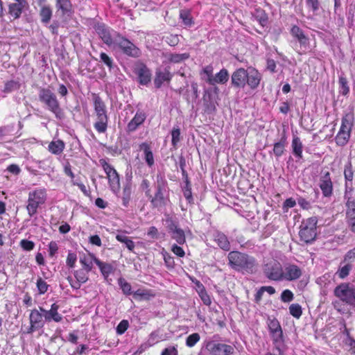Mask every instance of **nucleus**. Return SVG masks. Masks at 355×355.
<instances>
[{
  "label": "nucleus",
  "instance_id": "obj_3",
  "mask_svg": "<svg viewBox=\"0 0 355 355\" xmlns=\"http://www.w3.org/2000/svg\"><path fill=\"white\" fill-rule=\"evenodd\" d=\"M167 184V181L162 175H157L155 195L148 197L153 208H159L166 205V198L164 194L166 192Z\"/></svg>",
  "mask_w": 355,
  "mask_h": 355
},
{
  "label": "nucleus",
  "instance_id": "obj_12",
  "mask_svg": "<svg viewBox=\"0 0 355 355\" xmlns=\"http://www.w3.org/2000/svg\"><path fill=\"white\" fill-rule=\"evenodd\" d=\"M103 168L107 175L111 190L117 193L120 189L119 175L116 171L108 163L103 160Z\"/></svg>",
  "mask_w": 355,
  "mask_h": 355
},
{
  "label": "nucleus",
  "instance_id": "obj_5",
  "mask_svg": "<svg viewBox=\"0 0 355 355\" xmlns=\"http://www.w3.org/2000/svg\"><path fill=\"white\" fill-rule=\"evenodd\" d=\"M353 121L354 116L352 113H347L342 118L340 128L335 138L337 145L343 146L348 142L353 125Z\"/></svg>",
  "mask_w": 355,
  "mask_h": 355
},
{
  "label": "nucleus",
  "instance_id": "obj_13",
  "mask_svg": "<svg viewBox=\"0 0 355 355\" xmlns=\"http://www.w3.org/2000/svg\"><path fill=\"white\" fill-rule=\"evenodd\" d=\"M30 327L27 330V334H32L34 331L42 329L44 326L45 320L43 315L39 309H34L31 311L29 315Z\"/></svg>",
  "mask_w": 355,
  "mask_h": 355
},
{
  "label": "nucleus",
  "instance_id": "obj_14",
  "mask_svg": "<svg viewBox=\"0 0 355 355\" xmlns=\"http://www.w3.org/2000/svg\"><path fill=\"white\" fill-rule=\"evenodd\" d=\"M319 187L324 197L329 198L333 194V182L329 171L322 172L320 177Z\"/></svg>",
  "mask_w": 355,
  "mask_h": 355
},
{
  "label": "nucleus",
  "instance_id": "obj_58",
  "mask_svg": "<svg viewBox=\"0 0 355 355\" xmlns=\"http://www.w3.org/2000/svg\"><path fill=\"white\" fill-rule=\"evenodd\" d=\"M291 35L297 40L304 36L303 31L297 26H293L291 30Z\"/></svg>",
  "mask_w": 355,
  "mask_h": 355
},
{
  "label": "nucleus",
  "instance_id": "obj_20",
  "mask_svg": "<svg viewBox=\"0 0 355 355\" xmlns=\"http://www.w3.org/2000/svg\"><path fill=\"white\" fill-rule=\"evenodd\" d=\"M146 116L143 112H137L133 119L128 124V130L135 131L141 124L144 123Z\"/></svg>",
  "mask_w": 355,
  "mask_h": 355
},
{
  "label": "nucleus",
  "instance_id": "obj_9",
  "mask_svg": "<svg viewBox=\"0 0 355 355\" xmlns=\"http://www.w3.org/2000/svg\"><path fill=\"white\" fill-rule=\"evenodd\" d=\"M334 295L341 301L355 306V287L350 286L349 284H341L334 289Z\"/></svg>",
  "mask_w": 355,
  "mask_h": 355
},
{
  "label": "nucleus",
  "instance_id": "obj_42",
  "mask_svg": "<svg viewBox=\"0 0 355 355\" xmlns=\"http://www.w3.org/2000/svg\"><path fill=\"white\" fill-rule=\"evenodd\" d=\"M20 84L19 82L15 80H10L6 83L3 92L6 93H10L18 90Z\"/></svg>",
  "mask_w": 355,
  "mask_h": 355
},
{
  "label": "nucleus",
  "instance_id": "obj_56",
  "mask_svg": "<svg viewBox=\"0 0 355 355\" xmlns=\"http://www.w3.org/2000/svg\"><path fill=\"white\" fill-rule=\"evenodd\" d=\"M293 293L290 290H284L281 295V300L284 302H290L293 300Z\"/></svg>",
  "mask_w": 355,
  "mask_h": 355
},
{
  "label": "nucleus",
  "instance_id": "obj_29",
  "mask_svg": "<svg viewBox=\"0 0 355 355\" xmlns=\"http://www.w3.org/2000/svg\"><path fill=\"white\" fill-rule=\"evenodd\" d=\"M291 146L294 155L298 159H302L303 145L298 137L295 136L293 138Z\"/></svg>",
  "mask_w": 355,
  "mask_h": 355
},
{
  "label": "nucleus",
  "instance_id": "obj_50",
  "mask_svg": "<svg viewBox=\"0 0 355 355\" xmlns=\"http://www.w3.org/2000/svg\"><path fill=\"white\" fill-rule=\"evenodd\" d=\"M200 335L198 333H193L187 338L186 345L192 347L200 340Z\"/></svg>",
  "mask_w": 355,
  "mask_h": 355
},
{
  "label": "nucleus",
  "instance_id": "obj_45",
  "mask_svg": "<svg viewBox=\"0 0 355 355\" xmlns=\"http://www.w3.org/2000/svg\"><path fill=\"white\" fill-rule=\"evenodd\" d=\"M88 272L85 269H80L74 272V276L79 282L83 284L88 280Z\"/></svg>",
  "mask_w": 355,
  "mask_h": 355
},
{
  "label": "nucleus",
  "instance_id": "obj_28",
  "mask_svg": "<svg viewBox=\"0 0 355 355\" xmlns=\"http://www.w3.org/2000/svg\"><path fill=\"white\" fill-rule=\"evenodd\" d=\"M40 311L43 313L46 322H51L53 320L56 322H59L62 320V317L59 313L53 312L51 310L47 311L42 307H40Z\"/></svg>",
  "mask_w": 355,
  "mask_h": 355
},
{
  "label": "nucleus",
  "instance_id": "obj_63",
  "mask_svg": "<svg viewBox=\"0 0 355 355\" xmlns=\"http://www.w3.org/2000/svg\"><path fill=\"white\" fill-rule=\"evenodd\" d=\"M355 261V248L349 250L344 257V261Z\"/></svg>",
  "mask_w": 355,
  "mask_h": 355
},
{
  "label": "nucleus",
  "instance_id": "obj_44",
  "mask_svg": "<svg viewBox=\"0 0 355 355\" xmlns=\"http://www.w3.org/2000/svg\"><path fill=\"white\" fill-rule=\"evenodd\" d=\"M290 314L296 318H300L302 313V307L299 304H292L289 306Z\"/></svg>",
  "mask_w": 355,
  "mask_h": 355
},
{
  "label": "nucleus",
  "instance_id": "obj_31",
  "mask_svg": "<svg viewBox=\"0 0 355 355\" xmlns=\"http://www.w3.org/2000/svg\"><path fill=\"white\" fill-rule=\"evenodd\" d=\"M26 5L19 4L17 3H10L8 8V13L15 19H18L23 9Z\"/></svg>",
  "mask_w": 355,
  "mask_h": 355
},
{
  "label": "nucleus",
  "instance_id": "obj_17",
  "mask_svg": "<svg viewBox=\"0 0 355 355\" xmlns=\"http://www.w3.org/2000/svg\"><path fill=\"white\" fill-rule=\"evenodd\" d=\"M268 325L274 342H282L283 333L279 321L275 318L269 319Z\"/></svg>",
  "mask_w": 355,
  "mask_h": 355
},
{
  "label": "nucleus",
  "instance_id": "obj_41",
  "mask_svg": "<svg viewBox=\"0 0 355 355\" xmlns=\"http://www.w3.org/2000/svg\"><path fill=\"white\" fill-rule=\"evenodd\" d=\"M344 177L345 181L352 182L354 178V171L351 161H348L345 165Z\"/></svg>",
  "mask_w": 355,
  "mask_h": 355
},
{
  "label": "nucleus",
  "instance_id": "obj_38",
  "mask_svg": "<svg viewBox=\"0 0 355 355\" xmlns=\"http://www.w3.org/2000/svg\"><path fill=\"white\" fill-rule=\"evenodd\" d=\"M180 17L185 26H191L193 24V18L191 15V12L189 10H181L180 13Z\"/></svg>",
  "mask_w": 355,
  "mask_h": 355
},
{
  "label": "nucleus",
  "instance_id": "obj_32",
  "mask_svg": "<svg viewBox=\"0 0 355 355\" xmlns=\"http://www.w3.org/2000/svg\"><path fill=\"white\" fill-rule=\"evenodd\" d=\"M229 79V73L226 69H222L218 73H217L212 80L211 85L215 83L224 84Z\"/></svg>",
  "mask_w": 355,
  "mask_h": 355
},
{
  "label": "nucleus",
  "instance_id": "obj_34",
  "mask_svg": "<svg viewBox=\"0 0 355 355\" xmlns=\"http://www.w3.org/2000/svg\"><path fill=\"white\" fill-rule=\"evenodd\" d=\"M94 259L97 258L94 254H89L87 257L85 256L83 258H80V262L83 266L84 269L89 272L92 268V262L94 261Z\"/></svg>",
  "mask_w": 355,
  "mask_h": 355
},
{
  "label": "nucleus",
  "instance_id": "obj_35",
  "mask_svg": "<svg viewBox=\"0 0 355 355\" xmlns=\"http://www.w3.org/2000/svg\"><path fill=\"white\" fill-rule=\"evenodd\" d=\"M94 263L98 266L105 277H107L112 272V267L110 264L103 263L98 259H94Z\"/></svg>",
  "mask_w": 355,
  "mask_h": 355
},
{
  "label": "nucleus",
  "instance_id": "obj_39",
  "mask_svg": "<svg viewBox=\"0 0 355 355\" xmlns=\"http://www.w3.org/2000/svg\"><path fill=\"white\" fill-rule=\"evenodd\" d=\"M92 100L94 102V107L95 110H101L106 109V105L102 98L97 94H92Z\"/></svg>",
  "mask_w": 355,
  "mask_h": 355
},
{
  "label": "nucleus",
  "instance_id": "obj_27",
  "mask_svg": "<svg viewBox=\"0 0 355 355\" xmlns=\"http://www.w3.org/2000/svg\"><path fill=\"white\" fill-rule=\"evenodd\" d=\"M65 147V144L63 141L60 139H58L56 141H52L49 143L48 149L49 150L54 154V155H60L61 154Z\"/></svg>",
  "mask_w": 355,
  "mask_h": 355
},
{
  "label": "nucleus",
  "instance_id": "obj_23",
  "mask_svg": "<svg viewBox=\"0 0 355 355\" xmlns=\"http://www.w3.org/2000/svg\"><path fill=\"white\" fill-rule=\"evenodd\" d=\"M41 22L44 24H47L50 22L53 11L50 6L49 5H42L40 12H39Z\"/></svg>",
  "mask_w": 355,
  "mask_h": 355
},
{
  "label": "nucleus",
  "instance_id": "obj_55",
  "mask_svg": "<svg viewBox=\"0 0 355 355\" xmlns=\"http://www.w3.org/2000/svg\"><path fill=\"white\" fill-rule=\"evenodd\" d=\"M345 196L344 198L348 200L349 199H353L351 197V193L353 191V183L352 182L345 181Z\"/></svg>",
  "mask_w": 355,
  "mask_h": 355
},
{
  "label": "nucleus",
  "instance_id": "obj_26",
  "mask_svg": "<svg viewBox=\"0 0 355 355\" xmlns=\"http://www.w3.org/2000/svg\"><path fill=\"white\" fill-rule=\"evenodd\" d=\"M139 149L144 151V159L148 166H152L154 164V157L149 144L146 142L142 143L139 145Z\"/></svg>",
  "mask_w": 355,
  "mask_h": 355
},
{
  "label": "nucleus",
  "instance_id": "obj_21",
  "mask_svg": "<svg viewBox=\"0 0 355 355\" xmlns=\"http://www.w3.org/2000/svg\"><path fill=\"white\" fill-rule=\"evenodd\" d=\"M55 7L58 12H61L62 16H69L72 11V5L70 0H56Z\"/></svg>",
  "mask_w": 355,
  "mask_h": 355
},
{
  "label": "nucleus",
  "instance_id": "obj_16",
  "mask_svg": "<svg viewBox=\"0 0 355 355\" xmlns=\"http://www.w3.org/2000/svg\"><path fill=\"white\" fill-rule=\"evenodd\" d=\"M248 70L243 68L236 69L231 76L232 85L238 89L244 88L248 79Z\"/></svg>",
  "mask_w": 355,
  "mask_h": 355
},
{
  "label": "nucleus",
  "instance_id": "obj_30",
  "mask_svg": "<svg viewBox=\"0 0 355 355\" xmlns=\"http://www.w3.org/2000/svg\"><path fill=\"white\" fill-rule=\"evenodd\" d=\"M286 144V137L285 135L282 136L279 141L274 144L273 153L277 157H279L284 154Z\"/></svg>",
  "mask_w": 355,
  "mask_h": 355
},
{
  "label": "nucleus",
  "instance_id": "obj_36",
  "mask_svg": "<svg viewBox=\"0 0 355 355\" xmlns=\"http://www.w3.org/2000/svg\"><path fill=\"white\" fill-rule=\"evenodd\" d=\"M347 211L346 216L347 219L355 218V199H349L346 202Z\"/></svg>",
  "mask_w": 355,
  "mask_h": 355
},
{
  "label": "nucleus",
  "instance_id": "obj_25",
  "mask_svg": "<svg viewBox=\"0 0 355 355\" xmlns=\"http://www.w3.org/2000/svg\"><path fill=\"white\" fill-rule=\"evenodd\" d=\"M108 123V116H98L96 118V122L94 127L98 133H105L107 131Z\"/></svg>",
  "mask_w": 355,
  "mask_h": 355
},
{
  "label": "nucleus",
  "instance_id": "obj_2",
  "mask_svg": "<svg viewBox=\"0 0 355 355\" xmlns=\"http://www.w3.org/2000/svg\"><path fill=\"white\" fill-rule=\"evenodd\" d=\"M39 100L46 108L54 114L55 118L62 120L64 118V113L61 108L56 95L49 88L40 87L38 93Z\"/></svg>",
  "mask_w": 355,
  "mask_h": 355
},
{
  "label": "nucleus",
  "instance_id": "obj_7",
  "mask_svg": "<svg viewBox=\"0 0 355 355\" xmlns=\"http://www.w3.org/2000/svg\"><path fill=\"white\" fill-rule=\"evenodd\" d=\"M218 336H214L205 343V348L211 355H229L234 352L231 345L220 343Z\"/></svg>",
  "mask_w": 355,
  "mask_h": 355
},
{
  "label": "nucleus",
  "instance_id": "obj_8",
  "mask_svg": "<svg viewBox=\"0 0 355 355\" xmlns=\"http://www.w3.org/2000/svg\"><path fill=\"white\" fill-rule=\"evenodd\" d=\"M317 223L316 217H311L302 223L301 229L299 232L302 241L305 243H310L315 239Z\"/></svg>",
  "mask_w": 355,
  "mask_h": 355
},
{
  "label": "nucleus",
  "instance_id": "obj_1",
  "mask_svg": "<svg viewBox=\"0 0 355 355\" xmlns=\"http://www.w3.org/2000/svg\"><path fill=\"white\" fill-rule=\"evenodd\" d=\"M229 264L237 271L252 273L256 268L257 262L254 257L238 251H232L227 256Z\"/></svg>",
  "mask_w": 355,
  "mask_h": 355
},
{
  "label": "nucleus",
  "instance_id": "obj_19",
  "mask_svg": "<svg viewBox=\"0 0 355 355\" xmlns=\"http://www.w3.org/2000/svg\"><path fill=\"white\" fill-rule=\"evenodd\" d=\"M135 73L138 77L140 84L146 85L151 80V73L147 67L144 64L138 66L135 69Z\"/></svg>",
  "mask_w": 355,
  "mask_h": 355
},
{
  "label": "nucleus",
  "instance_id": "obj_33",
  "mask_svg": "<svg viewBox=\"0 0 355 355\" xmlns=\"http://www.w3.org/2000/svg\"><path fill=\"white\" fill-rule=\"evenodd\" d=\"M116 239H117V241L124 243L129 250L132 251L134 250V242L131 239H130V238L127 236L124 233H120L116 234Z\"/></svg>",
  "mask_w": 355,
  "mask_h": 355
},
{
  "label": "nucleus",
  "instance_id": "obj_40",
  "mask_svg": "<svg viewBox=\"0 0 355 355\" xmlns=\"http://www.w3.org/2000/svg\"><path fill=\"white\" fill-rule=\"evenodd\" d=\"M189 58V54L187 53H172L169 56V61L173 63H179L184 60H187Z\"/></svg>",
  "mask_w": 355,
  "mask_h": 355
},
{
  "label": "nucleus",
  "instance_id": "obj_48",
  "mask_svg": "<svg viewBox=\"0 0 355 355\" xmlns=\"http://www.w3.org/2000/svg\"><path fill=\"white\" fill-rule=\"evenodd\" d=\"M130 195L131 188L129 185H126L123 188L122 196L123 205L124 207H128L130 200Z\"/></svg>",
  "mask_w": 355,
  "mask_h": 355
},
{
  "label": "nucleus",
  "instance_id": "obj_51",
  "mask_svg": "<svg viewBox=\"0 0 355 355\" xmlns=\"http://www.w3.org/2000/svg\"><path fill=\"white\" fill-rule=\"evenodd\" d=\"M352 266L349 263L340 267L337 272L338 274L339 277H340L341 279L345 278L349 274V272L352 270Z\"/></svg>",
  "mask_w": 355,
  "mask_h": 355
},
{
  "label": "nucleus",
  "instance_id": "obj_37",
  "mask_svg": "<svg viewBox=\"0 0 355 355\" xmlns=\"http://www.w3.org/2000/svg\"><path fill=\"white\" fill-rule=\"evenodd\" d=\"M204 105L205 107V112L207 113H212L216 110V106L214 102L211 101V94H205L203 96Z\"/></svg>",
  "mask_w": 355,
  "mask_h": 355
},
{
  "label": "nucleus",
  "instance_id": "obj_22",
  "mask_svg": "<svg viewBox=\"0 0 355 355\" xmlns=\"http://www.w3.org/2000/svg\"><path fill=\"white\" fill-rule=\"evenodd\" d=\"M172 74L167 69H165L164 71H157L156 73V77L154 80V84L155 87H161L162 83L164 81H170L171 79L172 78Z\"/></svg>",
  "mask_w": 355,
  "mask_h": 355
},
{
  "label": "nucleus",
  "instance_id": "obj_53",
  "mask_svg": "<svg viewBox=\"0 0 355 355\" xmlns=\"http://www.w3.org/2000/svg\"><path fill=\"white\" fill-rule=\"evenodd\" d=\"M198 293L200 299L205 305L209 306L211 304V298L209 295L207 294V291H205L204 286L202 287Z\"/></svg>",
  "mask_w": 355,
  "mask_h": 355
},
{
  "label": "nucleus",
  "instance_id": "obj_11",
  "mask_svg": "<svg viewBox=\"0 0 355 355\" xmlns=\"http://www.w3.org/2000/svg\"><path fill=\"white\" fill-rule=\"evenodd\" d=\"M263 272L265 276L270 280H282L283 268L280 263L277 261L266 264L263 268Z\"/></svg>",
  "mask_w": 355,
  "mask_h": 355
},
{
  "label": "nucleus",
  "instance_id": "obj_43",
  "mask_svg": "<svg viewBox=\"0 0 355 355\" xmlns=\"http://www.w3.org/2000/svg\"><path fill=\"white\" fill-rule=\"evenodd\" d=\"M340 92L343 95H347L349 92L348 81L347 78L343 76L339 77Z\"/></svg>",
  "mask_w": 355,
  "mask_h": 355
},
{
  "label": "nucleus",
  "instance_id": "obj_62",
  "mask_svg": "<svg viewBox=\"0 0 355 355\" xmlns=\"http://www.w3.org/2000/svg\"><path fill=\"white\" fill-rule=\"evenodd\" d=\"M141 188L145 191V194L147 197H151L150 182L148 180L144 179L142 180Z\"/></svg>",
  "mask_w": 355,
  "mask_h": 355
},
{
  "label": "nucleus",
  "instance_id": "obj_24",
  "mask_svg": "<svg viewBox=\"0 0 355 355\" xmlns=\"http://www.w3.org/2000/svg\"><path fill=\"white\" fill-rule=\"evenodd\" d=\"M214 241L217 243L218 246L225 250L228 251L230 249V243L227 237L222 232H217L214 234Z\"/></svg>",
  "mask_w": 355,
  "mask_h": 355
},
{
  "label": "nucleus",
  "instance_id": "obj_61",
  "mask_svg": "<svg viewBox=\"0 0 355 355\" xmlns=\"http://www.w3.org/2000/svg\"><path fill=\"white\" fill-rule=\"evenodd\" d=\"M128 320H121L118 326L116 327V332L118 334H123L128 327Z\"/></svg>",
  "mask_w": 355,
  "mask_h": 355
},
{
  "label": "nucleus",
  "instance_id": "obj_52",
  "mask_svg": "<svg viewBox=\"0 0 355 355\" xmlns=\"http://www.w3.org/2000/svg\"><path fill=\"white\" fill-rule=\"evenodd\" d=\"M119 284L124 294H131V286L124 279L120 278L119 279Z\"/></svg>",
  "mask_w": 355,
  "mask_h": 355
},
{
  "label": "nucleus",
  "instance_id": "obj_46",
  "mask_svg": "<svg viewBox=\"0 0 355 355\" xmlns=\"http://www.w3.org/2000/svg\"><path fill=\"white\" fill-rule=\"evenodd\" d=\"M171 237L180 245L184 244L186 241L184 232L182 229H180L178 231L171 234Z\"/></svg>",
  "mask_w": 355,
  "mask_h": 355
},
{
  "label": "nucleus",
  "instance_id": "obj_18",
  "mask_svg": "<svg viewBox=\"0 0 355 355\" xmlns=\"http://www.w3.org/2000/svg\"><path fill=\"white\" fill-rule=\"evenodd\" d=\"M247 74L248 79L246 80V84H248L252 89L257 88L261 80V73L254 68H249Z\"/></svg>",
  "mask_w": 355,
  "mask_h": 355
},
{
  "label": "nucleus",
  "instance_id": "obj_64",
  "mask_svg": "<svg viewBox=\"0 0 355 355\" xmlns=\"http://www.w3.org/2000/svg\"><path fill=\"white\" fill-rule=\"evenodd\" d=\"M161 355H178V350L175 347L165 348Z\"/></svg>",
  "mask_w": 355,
  "mask_h": 355
},
{
  "label": "nucleus",
  "instance_id": "obj_6",
  "mask_svg": "<svg viewBox=\"0 0 355 355\" xmlns=\"http://www.w3.org/2000/svg\"><path fill=\"white\" fill-rule=\"evenodd\" d=\"M46 200V192L44 189H35L29 192L26 209L30 217L35 215L37 208L44 204Z\"/></svg>",
  "mask_w": 355,
  "mask_h": 355
},
{
  "label": "nucleus",
  "instance_id": "obj_54",
  "mask_svg": "<svg viewBox=\"0 0 355 355\" xmlns=\"http://www.w3.org/2000/svg\"><path fill=\"white\" fill-rule=\"evenodd\" d=\"M101 61H102L110 69L113 67V60L105 53L102 52L100 54Z\"/></svg>",
  "mask_w": 355,
  "mask_h": 355
},
{
  "label": "nucleus",
  "instance_id": "obj_4",
  "mask_svg": "<svg viewBox=\"0 0 355 355\" xmlns=\"http://www.w3.org/2000/svg\"><path fill=\"white\" fill-rule=\"evenodd\" d=\"M112 47L114 49L120 51L128 57L139 58L141 55L140 49L120 33L116 36Z\"/></svg>",
  "mask_w": 355,
  "mask_h": 355
},
{
  "label": "nucleus",
  "instance_id": "obj_59",
  "mask_svg": "<svg viewBox=\"0 0 355 355\" xmlns=\"http://www.w3.org/2000/svg\"><path fill=\"white\" fill-rule=\"evenodd\" d=\"M306 3L307 7L311 9L313 13L319 10L320 3L318 0H306Z\"/></svg>",
  "mask_w": 355,
  "mask_h": 355
},
{
  "label": "nucleus",
  "instance_id": "obj_49",
  "mask_svg": "<svg viewBox=\"0 0 355 355\" xmlns=\"http://www.w3.org/2000/svg\"><path fill=\"white\" fill-rule=\"evenodd\" d=\"M171 144L174 148H176L178 143L180 140V129L179 127L173 128L171 131Z\"/></svg>",
  "mask_w": 355,
  "mask_h": 355
},
{
  "label": "nucleus",
  "instance_id": "obj_60",
  "mask_svg": "<svg viewBox=\"0 0 355 355\" xmlns=\"http://www.w3.org/2000/svg\"><path fill=\"white\" fill-rule=\"evenodd\" d=\"M298 42L300 44V48L302 50V51L304 53L306 52L309 46V38L304 35L300 39L297 40Z\"/></svg>",
  "mask_w": 355,
  "mask_h": 355
},
{
  "label": "nucleus",
  "instance_id": "obj_47",
  "mask_svg": "<svg viewBox=\"0 0 355 355\" xmlns=\"http://www.w3.org/2000/svg\"><path fill=\"white\" fill-rule=\"evenodd\" d=\"M36 286L39 292V294H44L49 288L47 283L41 277H39L36 282Z\"/></svg>",
  "mask_w": 355,
  "mask_h": 355
},
{
  "label": "nucleus",
  "instance_id": "obj_10",
  "mask_svg": "<svg viewBox=\"0 0 355 355\" xmlns=\"http://www.w3.org/2000/svg\"><path fill=\"white\" fill-rule=\"evenodd\" d=\"M94 29L103 42L110 47H112L116 36L119 34V33L111 29L104 24H96Z\"/></svg>",
  "mask_w": 355,
  "mask_h": 355
},
{
  "label": "nucleus",
  "instance_id": "obj_15",
  "mask_svg": "<svg viewBox=\"0 0 355 355\" xmlns=\"http://www.w3.org/2000/svg\"><path fill=\"white\" fill-rule=\"evenodd\" d=\"M302 275V270L298 266L293 263H287L283 269L282 279L294 281L298 279Z\"/></svg>",
  "mask_w": 355,
  "mask_h": 355
},
{
  "label": "nucleus",
  "instance_id": "obj_57",
  "mask_svg": "<svg viewBox=\"0 0 355 355\" xmlns=\"http://www.w3.org/2000/svg\"><path fill=\"white\" fill-rule=\"evenodd\" d=\"M20 246L24 250L31 251V250H33V248L35 247V243H34V242H33L31 241H28L27 239H22L20 241Z\"/></svg>",
  "mask_w": 355,
  "mask_h": 355
}]
</instances>
